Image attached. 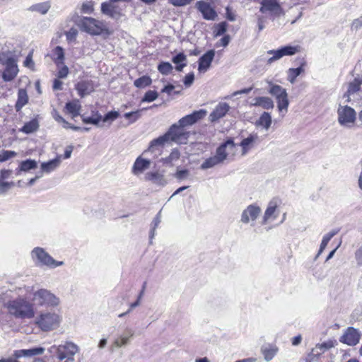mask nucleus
<instances>
[{"label":"nucleus","mask_w":362,"mask_h":362,"mask_svg":"<svg viewBox=\"0 0 362 362\" xmlns=\"http://www.w3.org/2000/svg\"><path fill=\"white\" fill-rule=\"evenodd\" d=\"M28 101V96L25 89L21 88L18 92V100L16 103V110L19 111Z\"/></svg>","instance_id":"35"},{"label":"nucleus","mask_w":362,"mask_h":362,"mask_svg":"<svg viewBox=\"0 0 362 362\" xmlns=\"http://www.w3.org/2000/svg\"><path fill=\"white\" fill-rule=\"evenodd\" d=\"M272 122V117L269 112H264L259 118L257 120L255 124L257 127H261L265 130H268Z\"/></svg>","instance_id":"32"},{"label":"nucleus","mask_w":362,"mask_h":362,"mask_svg":"<svg viewBox=\"0 0 362 362\" xmlns=\"http://www.w3.org/2000/svg\"><path fill=\"white\" fill-rule=\"evenodd\" d=\"M305 62H303L301 65L296 68H291L288 70V81L293 83L296 81V78L302 72L304 71L303 66H305Z\"/></svg>","instance_id":"37"},{"label":"nucleus","mask_w":362,"mask_h":362,"mask_svg":"<svg viewBox=\"0 0 362 362\" xmlns=\"http://www.w3.org/2000/svg\"><path fill=\"white\" fill-rule=\"evenodd\" d=\"M37 167V163L35 160L27 159L21 161L15 171L16 175H20L22 172H29L31 170L36 169Z\"/></svg>","instance_id":"29"},{"label":"nucleus","mask_w":362,"mask_h":362,"mask_svg":"<svg viewBox=\"0 0 362 362\" xmlns=\"http://www.w3.org/2000/svg\"><path fill=\"white\" fill-rule=\"evenodd\" d=\"M251 105L261 107L265 110H272L274 107V103L272 98L266 96H261L255 98Z\"/></svg>","instance_id":"26"},{"label":"nucleus","mask_w":362,"mask_h":362,"mask_svg":"<svg viewBox=\"0 0 362 362\" xmlns=\"http://www.w3.org/2000/svg\"><path fill=\"white\" fill-rule=\"evenodd\" d=\"M300 46L286 45L278 49L267 51V54L272 55L267 59V64H271L274 62L280 59L284 56H292L300 52Z\"/></svg>","instance_id":"9"},{"label":"nucleus","mask_w":362,"mask_h":362,"mask_svg":"<svg viewBox=\"0 0 362 362\" xmlns=\"http://www.w3.org/2000/svg\"><path fill=\"white\" fill-rule=\"evenodd\" d=\"M32 257L37 260L41 264L49 266L54 262V259L41 247H35L33 250Z\"/></svg>","instance_id":"19"},{"label":"nucleus","mask_w":362,"mask_h":362,"mask_svg":"<svg viewBox=\"0 0 362 362\" xmlns=\"http://www.w3.org/2000/svg\"><path fill=\"white\" fill-rule=\"evenodd\" d=\"M76 89L78 95L83 98L86 95L90 94L94 90L93 83L90 81H81L76 85Z\"/></svg>","instance_id":"25"},{"label":"nucleus","mask_w":362,"mask_h":362,"mask_svg":"<svg viewBox=\"0 0 362 362\" xmlns=\"http://www.w3.org/2000/svg\"><path fill=\"white\" fill-rule=\"evenodd\" d=\"M158 97V94L155 90H148L144 98L141 100V102H152L154 101Z\"/></svg>","instance_id":"50"},{"label":"nucleus","mask_w":362,"mask_h":362,"mask_svg":"<svg viewBox=\"0 0 362 362\" xmlns=\"http://www.w3.org/2000/svg\"><path fill=\"white\" fill-rule=\"evenodd\" d=\"M52 349H54L56 356L59 361L64 359L74 360V356L78 351V346L69 341L57 346H53Z\"/></svg>","instance_id":"7"},{"label":"nucleus","mask_w":362,"mask_h":362,"mask_svg":"<svg viewBox=\"0 0 362 362\" xmlns=\"http://www.w3.org/2000/svg\"><path fill=\"white\" fill-rule=\"evenodd\" d=\"M39 128V123L38 121L35 119H33L28 122H26L23 127H22L19 131L22 132L25 134H31L37 130Z\"/></svg>","instance_id":"36"},{"label":"nucleus","mask_w":362,"mask_h":362,"mask_svg":"<svg viewBox=\"0 0 362 362\" xmlns=\"http://www.w3.org/2000/svg\"><path fill=\"white\" fill-rule=\"evenodd\" d=\"M62 321V317L53 311H42L35 318V325L43 332L57 329Z\"/></svg>","instance_id":"2"},{"label":"nucleus","mask_w":362,"mask_h":362,"mask_svg":"<svg viewBox=\"0 0 362 362\" xmlns=\"http://www.w3.org/2000/svg\"><path fill=\"white\" fill-rule=\"evenodd\" d=\"M54 56V62L58 67H60V64H63L64 54L62 47L57 46L53 51Z\"/></svg>","instance_id":"44"},{"label":"nucleus","mask_w":362,"mask_h":362,"mask_svg":"<svg viewBox=\"0 0 362 362\" xmlns=\"http://www.w3.org/2000/svg\"><path fill=\"white\" fill-rule=\"evenodd\" d=\"M320 358V356L317 351L311 349L310 352L305 358V362H316Z\"/></svg>","instance_id":"53"},{"label":"nucleus","mask_w":362,"mask_h":362,"mask_svg":"<svg viewBox=\"0 0 362 362\" xmlns=\"http://www.w3.org/2000/svg\"><path fill=\"white\" fill-rule=\"evenodd\" d=\"M334 342L331 340H329L321 344H317L313 348V349L317 351L319 356H320L325 351L334 347Z\"/></svg>","instance_id":"39"},{"label":"nucleus","mask_w":362,"mask_h":362,"mask_svg":"<svg viewBox=\"0 0 362 362\" xmlns=\"http://www.w3.org/2000/svg\"><path fill=\"white\" fill-rule=\"evenodd\" d=\"M152 82L151 78L148 76H143L134 82V86L136 88H143L149 86Z\"/></svg>","instance_id":"46"},{"label":"nucleus","mask_w":362,"mask_h":362,"mask_svg":"<svg viewBox=\"0 0 362 362\" xmlns=\"http://www.w3.org/2000/svg\"><path fill=\"white\" fill-rule=\"evenodd\" d=\"M258 140L257 134H251L247 138L243 139L240 144L242 148V155H246L252 149Z\"/></svg>","instance_id":"23"},{"label":"nucleus","mask_w":362,"mask_h":362,"mask_svg":"<svg viewBox=\"0 0 362 362\" xmlns=\"http://www.w3.org/2000/svg\"><path fill=\"white\" fill-rule=\"evenodd\" d=\"M151 165L150 160L144 159L141 156H139L132 167V173L133 174L138 175L144 173L146 170L149 168Z\"/></svg>","instance_id":"24"},{"label":"nucleus","mask_w":362,"mask_h":362,"mask_svg":"<svg viewBox=\"0 0 362 362\" xmlns=\"http://www.w3.org/2000/svg\"><path fill=\"white\" fill-rule=\"evenodd\" d=\"M261 213L259 206L250 204L249 205L241 214V222L243 223H248L250 221H255Z\"/></svg>","instance_id":"17"},{"label":"nucleus","mask_w":362,"mask_h":362,"mask_svg":"<svg viewBox=\"0 0 362 362\" xmlns=\"http://www.w3.org/2000/svg\"><path fill=\"white\" fill-rule=\"evenodd\" d=\"M337 122L340 126L350 129L354 126L356 120V112L350 106L339 105L337 111Z\"/></svg>","instance_id":"5"},{"label":"nucleus","mask_w":362,"mask_h":362,"mask_svg":"<svg viewBox=\"0 0 362 362\" xmlns=\"http://www.w3.org/2000/svg\"><path fill=\"white\" fill-rule=\"evenodd\" d=\"M189 175V171L187 170H177L175 175V177L178 180L185 179Z\"/></svg>","instance_id":"62"},{"label":"nucleus","mask_w":362,"mask_h":362,"mask_svg":"<svg viewBox=\"0 0 362 362\" xmlns=\"http://www.w3.org/2000/svg\"><path fill=\"white\" fill-rule=\"evenodd\" d=\"M81 28L91 34V35H100L103 31L104 25L102 22L95 20L93 18L84 17L81 20L80 23Z\"/></svg>","instance_id":"10"},{"label":"nucleus","mask_w":362,"mask_h":362,"mask_svg":"<svg viewBox=\"0 0 362 362\" xmlns=\"http://www.w3.org/2000/svg\"><path fill=\"white\" fill-rule=\"evenodd\" d=\"M16 155L17 153L15 151L4 150L0 154V162L6 161Z\"/></svg>","instance_id":"52"},{"label":"nucleus","mask_w":362,"mask_h":362,"mask_svg":"<svg viewBox=\"0 0 362 362\" xmlns=\"http://www.w3.org/2000/svg\"><path fill=\"white\" fill-rule=\"evenodd\" d=\"M338 233V230H332L330 231L329 233H328L327 234H326L323 238H322V243H321V245H320V250L318 251V253H317V256H319L322 252L323 250L325 249V247H327L328 243L329 242V240Z\"/></svg>","instance_id":"42"},{"label":"nucleus","mask_w":362,"mask_h":362,"mask_svg":"<svg viewBox=\"0 0 362 362\" xmlns=\"http://www.w3.org/2000/svg\"><path fill=\"white\" fill-rule=\"evenodd\" d=\"M228 24L226 22H221L216 25L215 32V37L223 35L227 30Z\"/></svg>","instance_id":"51"},{"label":"nucleus","mask_w":362,"mask_h":362,"mask_svg":"<svg viewBox=\"0 0 362 362\" xmlns=\"http://www.w3.org/2000/svg\"><path fill=\"white\" fill-rule=\"evenodd\" d=\"M262 353L264 356V358L266 361H270L275 356L278 351V349L276 346H263L261 349Z\"/></svg>","instance_id":"38"},{"label":"nucleus","mask_w":362,"mask_h":362,"mask_svg":"<svg viewBox=\"0 0 362 362\" xmlns=\"http://www.w3.org/2000/svg\"><path fill=\"white\" fill-rule=\"evenodd\" d=\"M221 159L218 158L216 155L211 156L207 159H206L202 164L201 165V168L202 170H206L208 168H211L214 167L216 165L221 163Z\"/></svg>","instance_id":"40"},{"label":"nucleus","mask_w":362,"mask_h":362,"mask_svg":"<svg viewBox=\"0 0 362 362\" xmlns=\"http://www.w3.org/2000/svg\"><path fill=\"white\" fill-rule=\"evenodd\" d=\"M360 334L354 327H349L341 337L340 341L349 346H354L359 342Z\"/></svg>","instance_id":"18"},{"label":"nucleus","mask_w":362,"mask_h":362,"mask_svg":"<svg viewBox=\"0 0 362 362\" xmlns=\"http://www.w3.org/2000/svg\"><path fill=\"white\" fill-rule=\"evenodd\" d=\"M206 115L207 111L206 110L202 109L197 111H194L192 114L182 117L177 123L180 124V126L183 127L190 126L195 124L199 120L203 119Z\"/></svg>","instance_id":"13"},{"label":"nucleus","mask_w":362,"mask_h":362,"mask_svg":"<svg viewBox=\"0 0 362 362\" xmlns=\"http://www.w3.org/2000/svg\"><path fill=\"white\" fill-rule=\"evenodd\" d=\"M82 121L86 124H92L94 125H98L99 122L102 119V115L98 112L96 113L95 117H85L81 115Z\"/></svg>","instance_id":"48"},{"label":"nucleus","mask_w":362,"mask_h":362,"mask_svg":"<svg viewBox=\"0 0 362 362\" xmlns=\"http://www.w3.org/2000/svg\"><path fill=\"white\" fill-rule=\"evenodd\" d=\"M124 7L121 6L117 0H109L101 4V11L113 19L119 20L124 16L123 13Z\"/></svg>","instance_id":"8"},{"label":"nucleus","mask_w":362,"mask_h":362,"mask_svg":"<svg viewBox=\"0 0 362 362\" xmlns=\"http://www.w3.org/2000/svg\"><path fill=\"white\" fill-rule=\"evenodd\" d=\"M3 64L6 68L2 74V78L4 81H11L18 73L17 62L13 58L9 57Z\"/></svg>","instance_id":"11"},{"label":"nucleus","mask_w":362,"mask_h":362,"mask_svg":"<svg viewBox=\"0 0 362 362\" xmlns=\"http://www.w3.org/2000/svg\"><path fill=\"white\" fill-rule=\"evenodd\" d=\"M81 9L83 13H90L93 10L91 2L83 4Z\"/></svg>","instance_id":"64"},{"label":"nucleus","mask_w":362,"mask_h":362,"mask_svg":"<svg viewBox=\"0 0 362 362\" xmlns=\"http://www.w3.org/2000/svg\"><path fill=\"white\" fill-rule=\"evenodd\" d=\"M230 40V36L228 35H226L219 40V42L217 43V46L226 47L229 44Z\"/></svg>","instance_id":"63"},{"label":"nucleus","mask_w":362,"mask_h":362,"mask_svg":"<svg viewBox=\"0 0 362 362\" xmlns=\"http://www.w3.org/2000/svg\"><path fill=\"white\" fill-rule=\"evenodd\" d=\"M33 305H36L41 307H57L60 303L59 298L52 293L50 291L41 288L33 293Z\"/></svg>","instance_id":"3"},{"label":"nucleus","mask_w":362,"mask_h":362,"mask_svg":"<svg viewBox=\"0 0 362 362\" xmlns=\"http://www.w3.org/2000/svg\"><path fill=\"white\" fill-rule=\"evenodd\" d=\"M279 206V202L276 199H272L264 212L263 217L262 224H267L269 221H273L276 219L278 216L276 213V208Z\"/></svg>","instance_id":"21"},{"label":"nucleus","mask_w":362,"mask_h":362,"mask_svg":"<svg viewBox=\"0 0 362 362\" xmlns=\"http://www.w3.org/2000/svg\"><path fill=\"white\" fill-rule=\"evenodd\" d=\"M215 51L211 49L207 51L199 59L198 70L201 73H205L211 66V64L214 58Z\"/></svg>","instance_id":"22"},{"label":"nucleus","mask_w":362,"mask_h":362,"mask_svg":"<svg viewBox=\"0 0 362 362\" xmlns=\"http://www.w3.org/2000/svg\"><path fill=\"white\" fill-rule=\"evenodd\" d=\"M235 152V144H234L233 139H230L225 143L222 144L216 149V155L219 159H221V162L223 163L226 159H227L228 156L230 154L234 155Z\"/></svg>","instance_id":"12"},{"label":"nucleus","mask_w":362,"mask_h":362,"mask_svg":"<svg viewBox=\"0 0 362 362\" xmlns=\"http://www.w3.org/2000/svg\"><path fill=\"white\" fill-rule=\"evenodd\" d=\"M145 180L151 181L153 184L165 186L167 184V181L163 175L158 172H150L147 173L144 177Z\"/></svg>","instance_id":"28"},{"label":"nucleus","mask_w":362,"mask_h":362,"mask_svg":"<svg viewBox=\"0 0 362 362\" xmlns=\"http://www.w3.org/2000/svg\"><path fill=\"white\" fill-rule=\"evenodd\" d=\"M261 4L260 11L263 13L269 12L277 16L282 13V8L278 0H262Z\"/></svg>","instance_id":"16"},{"label":"nucleus","mask_w":362,"mask_h":362,"mask_svg":"<svg viewBox=\"0 0 362 362\" xmlns=\"http://www.w3.org/2000/svg\"><path fill=\"white\" fill-rule=\"evenodd\" d=\"M60 69L57 73V77L59 78H64L69 74V68L67 66L63 64H60Z\"/></svg>","instance_id":"56"},{"label":"nucleus","mask_w":362,"mask_h":362,"mask_svg":"<svg viewBox=\"0 0 362 362\" xmlns=\"http://www.w3.org/2000/svg\"><path fill=\"white\" fill-rule=\"evenodd\" d=\"M65 107L68 112L71 114L72 118H75L80 115L81 105L78 100H74L71 102L66 103Z\"/></svg>","instance_id":"33"},{"label":"nucleus","mask_w":362,"mask_h":362,"mask_svg":"<svg viewBox=\"0 0 362 362\" xmlns=\"http://www.w3.org/2000/svg\"><path fill=\"white\" fill-rule=\"evenodd\" d=\"M194 80V74L193 73L188 74L185 77L184 84L185 85V86L189 87L193 83Z\"/></svg>","instance_id":"60"},{"label":"nucleus","mask_w":362,"mask_h":362,"mask_svg":"<svg viewBox=\"0 0 362 362\" xmlns=\"http://www.w3.org/2000/svg\"><path fill=\"white\" fill-rule=\"evenodd\" d=\"M168 143V138L165 134L163 136H159L153 140H152L150 143L149 147L147 150H146L143 154L147 152L154 153L157 151L160 147H163L165 144Z\"/></svg>","instance_id":"30"},{"label":"nucleus","mask_w":362,"mask_h":362,"mask_svg":"<svg viewBox=\"0 0 362 362\" xmlns=\"http://www.w3.org/2000/svg\"><path fill=\"white\" fill-rule=\"evenodd\" d=\"M226 18L232 22L236 20L235 13L229 6L226 8Z\"/></svg>","instance_id":"58"},{"label":"nucleus","mask_w":362,"mask_h":362,"mask_svg":"<svg viewBox=\"0 0 362 362\" xmlns=\"http://www.w3.org/2000/svg\"><path fill=\"white\" fill-rule=\"evenodd\" d=\"M7 309L8 313L16 318L30 319L35 316L33 304L23 298L9 300Z\"/></svg>","instance_id":"1"},{"label":"nucleus","mask_w":362,"mask_h":362,"mask_svg":"<svg viewBox=\"0 0 362 362\" xmlns=\"http://www.w3.org/2000/svg\"><path fill=\"white\" fill-rule=\"evenodd\" d=\"M13 185V182H1L0 181V194L6 193L11 186Z\"/></svg>","instance_id":"57"},{"label":"nucleus","mask_w":362,"mask_h":362,"mask_svg":"<svg viewBox=\"0 0 362 362\" xmlns=\"http://www.w3.org/2000/svg\"><path fill=\"white\" fill-rule=\"evenodd\" d=\"M362 28V16L358 18L355 19L351 24V29L358 30Z\"/></svg>","instance_id":"61"},{"label":"nucleus","mask_w":362,"mask_h":362,"mask_svg":"<svg viewBox=\"0 0 362 362\" xmlns=\"http://www.w3.org/2000/svg\"><path fill=\"white\" fill-rule=\"evenodd\" d=\"M172 62L176 64L175 69L182 71L187 66V56L182 52L178 53L173 57Z\"/></svg>","instance_id":"34"},{"label":"nucleus","mask_w":362,"mask_h":362,"mask_svg":"<svg viewBox=\"0 0 362 362\" xmlns=\"http://www.w3.org/2000/svg\"><path fill=\"white\" fill-rule=\"evenodd\" d=\"M50 8V4L48 1L42 2L33 5L30 7V10L33 11H37L41 14H46Z\"/></svg>","instance_id":"43"},{"label":"nucleus","mask_w":362,"mask_h":362,"mask_svg":"<svg viewBox=\"0 0 362 362\" xmlns=\"http://www.w3.org/2000/svg\"><path fill=\"white\" fill-rule=\"evenodd\" d=\"M61 157L62 156H59L48 162L42 163L41 164V170L45 173H49L55 170L61 163Z\"/></svg>","instance_id":"31"},{"label":"nucleus","mask_w":362,"mask_h":362,"mask_svg":"<svg viewBox=\"0 0 362 362\" xmlns=\"http://www.w3.org/2000/svg\"><path fill=\"white\" fill-rule=\"evenodd\" d=\"M193 0H169V2L175 6H184L189 4Z\"/></svg>","instance_id":"59"},{"label":"nucleus","mask_w":362,"mask_h":362,"mask_svg":"<svg viewBox=\"0 0 362 362\" xmlns=\"http://www.w3.org/2000/svg\"><path fill=\"white\" fill-rule=\"evenodd\" d=\"M148 108H142L134 112H127L124 115V117L129 120V124H132L137 121L141 117V112Z\"/></svg>","instance_id":"41"},{"label":"nucleus","mask_w":362,"mask_h":362,"mask_svg":"<svg viewBox=\"0 0 362 362\" xmlns=\"http://www.w3.org/2000/svg\"><path fill=\"white\" fill-rule=\"evenodd\" d=\"M134 332L131 328L127 327L123 334H120L113 341L110 346L111 351L115 349L125 346L129 344L130 339L134 337Z\"/></svg>","instance_id":"15"},{"label":"nucleus","mask_w":362,"mask_h":362,"mask_svg":"<svg viewBox=\"0 0 362 362\" xmlns=\"http://www.w3.org/2000/svg\"><path fill=\"white\" fill-rule=\"evenodd\" d=\"M45 349L42 347H34L28 349H20L16 350L14 353V356L16 358L21 357H30L34 356H39L44 353Z\"/></svg>","instance_id":"27"},{"label":"nucleus","mask_w":362,"mask_h":362,"mask_svg":"<svg viewBox=\"0 0 362 362\" xmlns=\"http://www.w3.org/2000/svg\"><path fill=\"white\" fill-rule=\"evenodd\" d=\"M146 285V282H144V285L142 286V289L139 294V298L135 302L130 304L129 309L127 310V311L126 312L127 314L129 313L134 308H136L137 306H139L140 305L141 299L142 298L144 293Z\"/></svg>","instance_id":"49"},{"label":"nucleus","mask_w":362,"mask_h":362,"mask_svg":"<svg viewBox=\"0 0 362 362\" xmlns=\"http://www.w3.org/2000/svg\"><path fill=\"white\" fill-rule=\"evenodd\" d=\"M161 221V217H160V212H159L156 216L154 218L153 222H152V229L151 230L150 238H153L154 236V232L156 228L158 226L159 223Z\"/></svg>","instance_id":"54"},{"label":"nucleus","mask_w":362,"mask_h":362,"mask_svg":"<svg viewBox=\"0 0 362 362\" xmlns=\"http://www.w3.org/2000/svg\"><path fill=\"white\" fill-rule=\"evenodd\" d=\"M195 6L205 20L215 21L216 19L218 14L209 3L204 1H198Z\"/></svg>","instance_id":"14"},{"label":"nucleus","mask_w":362,"mask_h":362,"mask_svg":"<svg viewBox=\"0 0 362 362\" xmlns=\"http://www.w3.org/2000/svg\"><path fill=\"white\" fill-rule=\"evenodd\" d=\"M230 107L226 103H219L214 110L211 112L209 117V121L215 122L226 116L230 110Z\"/></svg>","instance_id":"20"},{"label":"nucleus","mask_w":362,"mask_h":362,"mask_svg":"<svg viewBox=\"0 0 362 362\" xmlns=\"http://www.w3.org/2000/svg\"><path fill=\"white\" fill-rule=\"evenodd\" d=\"M119 114L117 111H110L107 112L104 117L103 118V121L104 122H108V121H114L119 117Z\"/></svg>","instance_id":"55"},{"label":"nucleus","mask_w":362,"mask_h":362,"mask_svg":"<svg viewBox=\"0 0 362 362\" xmlns=\"http://www.w3.org/2000/svg\"><path fill=\"white\" fill-rule=\"evenodd\" d=\"M173 67L169 62H161L158 66V71L163 75H168L172 72Z\"/></svg>","instance_id":"47"},{"label":"nucleus","mask_w":362,"mask_h":362,"mask_svg":"<svg viewBox=\"0 0 362 362\" xmlns=\"http://www.w3.org/2000/svg\"><path fill=\"white\" fill-rule=\"evenodd\" d=\"M267 83L269 86L268 93L275 97L279 111L287 112L289 101L286 90L279 85L274 84L272 81Z\"/></svg>","instance_id":"4"},{"label":"nucleus","mask_w":362,"mask_h":362,"mask_svg":"<svg viewBox=\"0 0 362 362\" xmlns=\"http://www.w3.org/2000/svg\"><path fill=\"white\" fill-rule=\"evenodd\" d=\"M362 85V79L360 78H355L349 85L348 93L349 95L354 94L359 90Z\"/></svg>","instance_id":"45"},{"label":"nucleus","mask_w":362,"mask_h":362,"mask_svg":"<svg viewBox=\"0 0 362 362\" xmlns=\"http://www.w3.org/2000/svg\"><path fill=\"white\" fill-rule=\"evenodd\" d=\"M168 142L173 141L176 144H186L187 142L189 132L184 129L183 127L178 123L173 124L165 133Z\"/></svg>","instance_id":"6"}]
</instances>
